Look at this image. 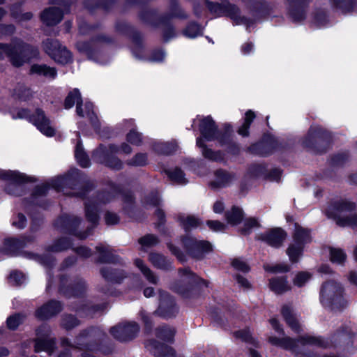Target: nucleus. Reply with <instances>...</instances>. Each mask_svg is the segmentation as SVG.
<instances>
[{
    "label": "nucleus",
    "instance_id": "1",
    "mask_svg": "<svg viewBox=\"0 0 357 357\" xmlns=\"http://www.w3.org/2000/svg\"><path fill=\"white\" fill-rule=\"evenodd\" d=\"M200 137L196 145L201 149L203 157L211 162H223L225 154L238 157L242 152L241 144L235 140L233 126L225 123L219 129L211 115L204 116L199 122Z\"/></svg>",
    "mask_w": 357,
    "mask_h": 357
},
{
    "label": "nucleus",
    "instance_id": "2",
    "mask_svg": "<svg viewBox=\"0 0 357 357\" xmlns=\"http://www.w3.org/2000/svg\"><path fill=\"white\" fill-rule=\"evenodd\" d=\"M180 241L185 252L172 241L166 245L171 254L181 264L188 261L187 256L195 261H202L213 252V245L207 240H200L191 235H181Z\"/></svg>",
    "mask_w": 357,
    "mask_h": 357
},
{
    "label": "nucleus",
    "instance_id": "3",
    "mask_svg": "<svg viewBox=\"0 0 357 357\" xmlns=\"http://www.w3.org/2000/svg\"><path fill=\"white\" fill-rule=\"evenodd\" d=\"M180 279L172 281L169 289L185 300L199 298L204 288L208 286V282L193 272L190 267L179 268Z\"/></svg>",
    "mask_w": 357,
    "mask_h": 357
},
{
    "label": "nucleus",
    "instance_id": "4",
    "mask_svg": "<svg viewBox=\"0 0 357 357\" xmlns=\"http://www.w3.org/2000/svg\"><path fill=\"white\" fill-rule=\"evenodd\" d=\"M0 50L3 52L15 68H20L40 57V51L37 46L17 37L12 38L9 43H0Z\"/></svg>",
    "mask_w": 357,
    "mask_h": 357
},
{
    "label": "nucleus",
    "instance_id": "5",
    "mask_svg": "<svg viewBox=\"0 0 357 357\" xmlns=\"http://www.w3.org/2000/svg\"><path fill=\"white\" fill-rule=\"evenodd\" d=\"M356 208V203L347 198L332 199L328 202L325 215L338 227L354 229L357 228Z\"/></svg>",
    "mask_w": 357,
    "mask_h": 357
},
{
    "label": "nucleus",
    "instance_id": "6",
    "mask_svg": "<svg viewBox=\"0 0 357 357\" xmlns=\"http://www.w3.org/2000/svg\"><path fill=\"white\" fill-rule=\"evenodd\" d=\"M333 144L332 132L321 126H310L301 140V146L314 155L326 153Z\"/></svg>",
    "mask_w": 357,
    "mask_h": 357
},
{
    "label": "nucleus",
    "instance_id": "7",
    "mask_svg": "<svg viewBox=\"0 0 357 357\" xmlns=\"http://www.w3.org/2000/svg\"><path fill=\"white\" fill-rule=\"evenodd\" d=\"M344 288L334 280L324 282L321 287L319 300L321 303L333 312H342L348 305L344 297Z\"/></svg>",
    "mask_w": 357,
    "mask_h": 357
},
{
    "label": "nucleus",
    "instance_id": "8",
    "mask_svg": "<svg viewBox=\"0 0 357 357\" xmlns=\"http://www.w3.org/2000/svg\"><path fill=\"white\" fill-rule=\"evenodd\" d=\"M206 6L211 14L219 17H229L235 25L245 24L247 28L253 25L254 20L245 15H241L240 8L229 0H223L220 3L206 0Z\"/></svg>",
    "mask_w": 357,
    "mask_h": 357
},
{
    "label": "nucleus",
    "instance_id": "9",
    "mask_svg": "<svg viewBox=\"0 0 357 357\" xmlns=\"http://www.w3.org/2000/svg\"><path fill=\"white\" fill-rule=\"evenodd\" d=\"M65 174L67 188L77 190V192L70 194L71 197L85 199L96 187L95 182L85 172L77 168H71Z\"/></svg>",
    "mask_w": 357,
    "mask_h": 357
},
{
    "label": "nucleus",
    "instance_id": "10",
    "mask_svg": "<svg viewBox=\"0 0 357 357\" xmlns=\"http://www.w3.org/2000/svg\"><path fill=\"white\" fill-rule=\"evenodd\" d=\"M28 108H20L17 114L10 112L13 119H26L34 125L36 128L47 137H53L56 133L55 129L50 126V119L45 115L41 108H36L33 114L30 113Z\"/></svg>",
    "mask_w": 357,
    "mask_h": 357
},
{
    "label": "nucleus",
    "instance_id": "11",
    "mask_svg": "<svg viewBox=\"0 0 357 357\" xmlns=\"http://www.w3.org/2000/svg\"><path fill=\"white\" fill-rule=\"evenodd\" d=\"M0 179L10 181L5 185V192L11 195L19 196L16 185H21L29 183H36L38 180L35 176H28L24 173L16 170L0 169Z\"/></svg>",
    "mask_w": 357,
    "mask_h": 357
},
{
    "label": "nucleus",
    "instance_id": "12",
    "mask_svg": "<svg viewBox=\"0 0 357 357\" xmlns=\"http://www.w3.org/2000/svg\"><path fill=\"white\" fill-rule=\"evenodd\" d=\"M276 137L270 132H264L261 138L247 146L245 151L253 155L266 158L275 152Z\"/></svg>",
    "mask_w": 357,
    "mask_h": 357
},
{
    "label": "nucleus",
    "instance_id": "13",
    "mask_svg": "<svg viewBox=\"0 0 357 357\" xmlns=\"http://www.w3.org/2000/svg\"><path fill=\"white\" fill-rule=\"evenodd\" d=\"M179 312V307L176 303L175 298L169 292L159 290V304L158 308L154 311L153 314L168 320L175 318Z\"/></svg>",
    "mask_w": 357,
    "mask_h": 357
},
{
    "label": "nucleus",
    "instance_id": "14",
    "mask_svg": "<svg viewBox=\"0 0 357 357\" xmlns=\"http://www.w3.org/2000/svg\"><path fill=\"white\" fill-rule=\"evenodd\" d=\"M81 222L82 219L79 217L63 213L57 218L54 225L61 233L72 235L80 239H85L87 234L78 230Z\"/></svg>",
    "mask_w": 357,
    "mask_h": 357
},
{
    "label": "nucleus",
    "instance_id": "15",
    "mask_svg": "<svg viewBox=\"0 0 357 357\" xmlns=\"http://www.w3.org/2000/svg\"><path fill=\"white\" fill-rule=\"evenodd\" d=\"M45 52L58 64L65 66L73 61L72 52L58 40L47 39Z\"/></svg>",
    "mask_w": 357,
    "mask_h": 357
},
{
    "label": "nucleus",
    "instance_id": "16",
    "mask_svg": "<svg viewBox=\"0 0 357 357\" xmlns=\"http://www.w3.org/2000/svg\"><path fill=\"white\" fill-rule=\"evenodd\" d=\"M354 337L355 333L351 328L347 324H342L330 336V347L347 350L353 347Z\"/></svg>",
    "mask_w": 357,
    "mask_h": 357
},
{
    "label": "nucleus",
    "instance_id": "17",
    "mask_svg": "<svg viewBox=\"0 0 357 357\" xmlns=\"http://www.w3.org/2000/svg\"><path fill=\"white\" fill-rule=\"evenodd\" d=\"M92 159L94 162L114 170L119 171L123 169V162L115 155L107 153V146L100 144L92 152Z\"/></svg>",
    "mask_w": 357,
    "mask_h": 357
},
{
    "label": "nucleus",
    "instance_id": "18",
    "mask_svg": "<svg viewBox=\"0 0 357 357\" xmlns=\"http://www.w3.org/2000/svg\"><path fill=\"white\" fill-rule=\"evenodd\" d=\"M66 279V275H61L60 283L58 287V291L60 294L66 298L73 297L82 298L84 296L86 291V284L83 278H78L69 284L63 283V280Z\"/></svg>",
    "mask_w": 357,
    "mask_h": 357
},
{
    "label": "nucleus",
    "instance_id": "19",
    "mask_svg": "<svg viewBox=\"0 0 357 357\" xmlns=\"http://www.w3.org/2000/svg\"><path fill=\"white\" fill-rule=\"evenodd\" d=\"M139 332V326L135 321L119 324L109 329V333L112 337L121 342H126L134 340Z\"/></svg>",
    "mask_w": 357,
    "mask_h": 357
},
{
    "label": "nucleus",
    "instance_id": "20",
    "mask_svg": "<svg viewBox=\"0 0 357 357\" xmlns=\"http://www.w3.org/2000/svg\"><path fill=\"white\" fill-rule=\"evenodd\" d=\"M96 42L112 44L114 42V40L109 36L100 33L92 37L90 40L77 42L76 47L79 52L86 54L88 59L95 61L98 58V52L92 43Z\"/></svg>",
    "mask_w": 357,
    "mask_h": 357
},
{
    "label": "nucleus",
    "instance_id": "21",
    "mask_svg": "<svg viewBox=\"0 0 357 357\" xmlns=\"http://www.w3.org/2000/svg\"><path fill=\"white\" fill-rule=\"evenodd\" d=\"M287 237V231L282 227H273L255 236V240L261 241L268 246L278 249L281 248Z\"/></svg>",
    "mask_w": 357,
    "mask_h": 357
},
{
    "label": "nucleus",
    "instance_id": "22",
    "mask_svg": "<svg viewBox=\"0 0 357 357\" xmlns=\"http://www.w3.org/2000/svg\"><path fill=\"white\" fill-rule=\"evenodd\" d=\"M247 8L253 17V25L258 21L268 18L273 12V6L266 0H247Z\"/></svg>",
    "mask_w": 357,
    "mask_h": 357
},
{
    "label": "nucleus",
    "instance_id": "23",
    "mask_svg": "<svg viewBox=\"0 0 357 357\" xmlns=\"http://www.w3.org/2000/svg\"><path fill=\"white\" fill-rule=\"evenodd\" d=\"M50 189L49 183H44L40 185H36L29 197H25L23 199L24 205L27 206H38L45 210L47 209L50 203L48 199L38 200V197L46 196Z\"/></svg>",
    "mask_w": 357,
    "mask_h": 357
},
{
    "label": "nucleus",
    "instance_id": "24",
    "mask_svg": "<svg viewBox=\"0 0 357 357\" xmlns=\"http://www.w3.org/2000/svg\"><path fill=\"white\" fill-rule=\"evenodd\" d=\"M311 0H287V15L294 23L306 19L307 8Z\"/></svg>",
    "mask_w": 357,
    "mask_h": 357
},
{
    "label": "nucleus",
    "instance_id": "25",
    "mask_svg": "<svg viewBox=\"0 0 357 357\" xmlns=\"http://www.w3.org/2000/svg\"><path fill=\"white\" fill-rule=\"evenodd\" d=\"M63 310V304L56 299H50L36 310V317L40 320H48Z\"/></svg>",
    "mask_w": 357,
    "mask_h": 357
},
{
    "label": "nucleus",
    "instance_id": "26",
    "mask_svg": "<svg viewBox=\"0 0 357 357\" xmlns=\"http://www.w3.org/2000/svg\"><path fill=\"white\" fill-rule=\"evenodd\" d=\"M223 308L225 311V312H222L221 309L218 307H211L209 309V315L217 326L224 330H227L230 328V323L226 314L229 317H234V310L228 305H224Z\"/></svg>",
    "mask_w": 357,
    "mask_h": 357
},
{
    "label": "nucleus",
    "instance_id": "27",
    "mask_svg": "<svg viewBox=\"0 0 357 357\" xmlns=\"http://www.w3.org/2000/svg\"><path fill=\"white\" fill-rule=\"evenodd\" d=\"M145 347L154 357H176V351L174 348L155 339L147 340Z\"/></svg>",
    "mask_w": 357,
    "mask_h": 357
},
{
    "label": "nucleus",
    "instance_id": "28",
    "mask_svg": "<svg viewBox=\"0 0 357 357\" xmlns=\"http://www.w3.org/2000/svg\"><path fill=\"white\" fill-rule=\"evenodd\" d=\"M64 16V12L56 6L45 8L40 15L41 22L47 26H54L59 24Z\"/></svg>",
    "mask_w": 357,
    "mask_h": 357
},
{
    "label": "nucleus",
    "instance_id": "29",
    "mask_svg": "<svg viewBox=\"0 0 357 357\" xmlns=\"http://www.w3.org/2000/svg\"><path fill=\"white\" fill-rule=\"evenodd\" d=\"M76 104V114L79 117L84 118L83 100L79 90L77 88L70 91L63 101V107L70 109Z\"/></svg>",
    "mask_w": 357,
    "mask_h": 357
},
{
    "label": "nucleus",
    "instance_id": "30",
    "mask_svg": "<svg viewBox=\"0 0 357 357\" xmlns=\"http://www.w3.org/2000/svg\"><path fill=\"white\" fill-rule=\"evenodd\" d=\"M31 241V238L29 236L6 238L3 241L4 252L11 256H17L26 246L27 243Z\"/></svg>",
    "mask_w": 357,
    "mask_h": 357
},
{
    "label": "nucleus",
    "instance_id": "31",
    "mask_svg": "<svg viewBox=\"0 0 357 357\" xmlns=\"http://www.w3.org/2000/svg\"><path fill=\"white\" fill-rule=\"evenodd\" d=\"M294 229L291 236L293 243L305 248V245L312 242V229L302 227L298 222H294Z\"/></svg>",
    "mask_w": 357,
    "mask_h": 357
},
{
    "label": "nucleus",
    "instance_id": "32",
    "mask_svg": "<svg viewBox=\"0 0 357 357\" xmlns=\"http://www.w3.org/2000/svg\"><path fill=\"white\" fill-rule=\"evenodd\" d=\"M114 29L116 33L129 38L133 43L140 44L142 33L131 24L124 21H117Z\"/></svg>",
    "mask_w": 357,
    "mask_h": 357
},
{
    "label": "nucleus",
    "instance_id": "33",
    "mask_svg": "<svg viewBox=\"0 0 357 357\" xmlns=\"http://www.w3.org/2000/svg\"><path fill=\"white\" fill-rule=\"evenodd\" d=\"M215 180L209 183L212 189L224 188L230 185L235 178V174L227 172L224 169H218L214 172Z\"/></svg>",
    "mask_w": 357,
    "mask_h": 357
},
{
    "label": "nucleus",
    "instance_id": "34",
    "mask_svg": "<svg viewBox=\"0 0 357 357\" xmlns=\"http://www.w3.org/2000/svg\"><path fill=\"white\" fill-rule=\"evenodd\" d=\"M100 274L107 282L112 284H121L126 278V272L119 268L104 266L100 269Z\"/></svg>",
    "mask_w": 357,
    "mask_h": 357
},
{
    "label": "nucleus",
    "instance_id": "35",
    "mask_svg": "<svg viewBox=\"0 0 357 357\" xmlns=\"http://www.w3.org/2000/svg\"><path fill=\"white\" fill-rule=\"evenodd\" d=\"M86 199L87 201L84 203L85 218L87 222L96 227L100 220V206L96 202L90 199L88 197Z\"/></svg>",
    "mask_w": 357,
    "mask_h": 357
},
{
    "label": "nucleus",
    "instance_id": "36",
    "mask_svg": "<svg viewBox=\"0 0 357 357\" xmlns=\"http://www.w3.org/2000/svg\"><path fill=\"white\" fill-rule=\"evenodd\" d=\"M96 250L99 254L96 259V264H122V258L119 255L114 254L112 250H109L102 245L96 246Z\"/></svg>",
    "mask_w": 357,
    "mask_h": 357
},
{
    "label": "nucleus",
    "instance_id": "37",
    "mask_svg": "<svg viewBox=\"0 0 357 357\" xmlns=\"http://www.w3.org/2000/svg\"><path fill=\"white\" fill-rule=\"evenodd\" d=\"M116 3V0H84L82 5L90 14H93L98 9L109 12Z\"/></svg>",
    "mask_w": 357,
    "mask_h": 357
},
{
    "label": "nucleus",
    "instance_id": "38",
    "mask_svg": "<svg viewBox=\"0 0 357 357\" xmlns=\"http://www.w3.org/2000/svg\"><path fill=\"white\" fill-rule=\"evenodd\" d=\"M268 287L271 291L277 295H282L291 289L287 275L270 278L268 280Z\"/></svg>",
    "mask_w": 357,
    "mask_h": 357
},
{
    "label": "nucleus",
    "instance_id": "39",
    "mask_svg": "<svg viewBox=\"0 0 357 357\" xmlns=\"http://www.w3.org/2000/svg\"><path fill=\"white\" fill-rule=\"evenodd\" d=\"M179 226L183 229L184 235H190L193 229H196L203 225L202 220L193 215L187 216L179 215L177 218Z\"/></svg>",
    "mask_w": 357,
    "mask_h": 357
},
{
    "label": "nucleus",
    "instance_id": "40",
    "mask_svg": "<svg viewBox=\"0 0 357 357\" xmlns=\"http://www.w3.org/2000/svg\"><path fill=\"white\" fill-rule=\"evenodd\" d=\"M148 257L151 264L158 269L165 271L173 269L172 262L163 254L151 252Z\"/></svg>",
    "mask_w": 357,
    "mask_h": 357
},
{
    "label": "nucleus",
    "instance_id": "41",
    "mask_svg": "<svg viewBox=\"0 0 357 357\" xmlns=\"http://www.w3.org/2000/svg\"><path fill=\"white\" fill-rule=\"evenodd\" d=\"M29 75H36L38 76H43L46 78L54 79L57 77V70L55 67H51L47 64L34 63L31 66Z\"/></svg>",
    "mask_w": 357,
    "mask_h": 357
},
{
    "label": "nucleus",
    "instance_id": "42",
    "mask_svg": "<svg viewBox=\"0 0 357 357\" xmlns=\"http://www.w3.org/2000/svg\"><path fill=\"white\" fill-rule=\"evenodd\" d=\"M160 17H167L169 20L173 18L184 20L189 18V15L181 6L178 0H169V12Z\"/></svg>",
    "mask_w": 357,
    "mask_h": 357
},
{
    "label": "nucleus",
    "instance_id": "43",
    "mask_svg": "<svg viewBox=\"0 0 357 357\" xmlns=\"http://www.w3.org/2000/svg\"><path fill=\"white\" fill-rule=\"evenodd\" d=\"M108 185L114 194L122 197V201L124 204L131 206L135 204V197L131 190H125L121 184L116 183L113 181H109Z\"/></svg>",
    "mask_w": 357,
    "mask_h": 357
},
{
    "label": "nucleus",
    "instance_id": "44",
    "mask_svg": "<svg viewBox=\"0 0 357 357\" xmlns=\"http://www.w3.org/2000/svg\"><path fill=\"white\" fill-rule=\"evenodd\" d=\"M139 19L144 24L158 28L160 26V16L156 8H144L138 13Z\"/></svg>",
    "mask_w": 357,
    "mask_h": 357
},
{
    "label": "nucleus",
    "instance_id": "45",
    "mask_svg": "<svg viewBox=\"0 0 357 357\" xmlns=\"http://www.w3.org/2000/svg\"><path fill=\"white\" fill-rule=\"evenodd\" d=\"M105 304L81 303L76 306L75 311L82 317H93L97 312L103 311Z\"/></svg>",
    "mask_w": 357,
    "mask_h": 357
},
{
    "label": "nucleus",
    "instance_id": "46",
    "mask_svg": "<svg viewBox=\"0 0 357 357\" xmlns=\"http://www.w3.org/2000/svg\"><path fill=\"white\" fill-rule=\"evenodd\" d=\"M298 342L302 345L315 346L318 348L328 349L330 348V342L328 339L322 336L304 335L299 337Z\"/></svg>",
    "mask_w": 357,
    "mask_h": 357
},
{
    "label": "nucleus",
    "instance_id": "47",
    "mask_svg": "<svg viewBox=\"0 0 357 357\" xmlns=\"http://www.w3.org/2000/svg\"><path fill=\"white\" fill-rule=\"evenodd\" d=\"M281 314L284 318L286 324L291 329L296 333L300 332L301 326L296 319L295 314L293 313L292 309L290 305L284 304L281 308Z\"/></svg>",
    "mask_w": 357,
    "mask_h": 357
},
{
    "label": "nucleus",
    "instance_id": "48",
    "mask_svg": "<svg viewBox=\"0 0 357 357\" xmlns=\"http://www.w3.org/2000/svg\"><path fill=\"white\" fill-rule=\"evenodd\" d=\"M178 149L176 142H153L151 144L152 151L160 155H171L174 154Z\"/></svg>",
    "mask_w": 357,
    "mask_h": 357
},
{
    "label": "nucleus",
    "instance_id": "49",
    "mask_svg": "<svg viewBox=\"0 0 357 357\" xmlns=\"http://www.w3.org/2000/svg\"><path fill=\"white\" fill-rule=\"evenodd\" d=\"M245 213L243 210L237 206H232L231 209L226 211L225 218L227 222L231 227L237 226L243 222Z\"/></svg>",
    "mask_w": 357,
    "mask_h": 357
},
{
    "label": "nucleus",
    "instance_id": "50",
    "mask_svg": "<svg viewBox=\"0 0 357 357\" xmlns=\"http://www.w3.org/2000/svg\"><path fill=\"white\" fill-rule=\"evenodd\" d=\"M176 333V331L174 328L170 327L166 324L155 329V335L157 338L170 344L174 343Z\"/></svg>",
    "mask_w": 357,
    "mask_h": 357
},
{
    "label": "nucleus",
    "instance_id": "51",
    "mask_svg": "<svg viewBox=\"0 0 357 357\" xmlns=\"http://www.w3.org/2000/svg\"><path fill=\"white\" fill-rule=\"evenodd\" d=\"M73 241L66 236H61L54 241V243L48 245L45 250L52 252H61L70 248H73Z\"/></svg>",
    "mask_w": 357,
    "mask_h": 357
},
{
    "label": "nucleus",
    "instance_id": "52",
    "mask_svg": "<svg viewBox=\"0 0 357 357\" xmlns=\"http://www.w3.org/2000/svg\"><path fill=\"white\" fill-rule=\"evenodd\" d=\"M256 118V114L252 109L245 112L243 118V123L236 130L237 133L243 137H248L250 135V129L252 123Z\"/></svg>",
    "mask_w": 357,
    "mask_h": 357
},
{
    "label": "nucleus",
    "instance_id": "53",
    "mask_svg": "<svg viewBox=\"0 0 357 357\" xmlns=\"http://www.w3.org/2000/svg\"><path fill=\"white\" fill-rule=\"evenodd\" d=\"M350 153L349 151H344L331 154L328 159V164L331 167H343L349 161Z\"/></svg>",
    "mask_w": 357,
    "mask_h": 357
},
{
    "label": "nucleus",
    "instance_id": "54",
    "mask_svg": "<svg viewBox=\"0 0 357 357\" xmlns=\"http://www.w3.org/2000/svg\"><path fill=\"white\" fill-rule=\"evenodd\" d=\"M75 158L77 164L82 168H88L91 166L89 156L85 151L81 140H79L75 145Z\"/></svg>",
    "mask_w": 357,
    "mask_h": 357
},
{
    "label": "nucleus",
    "instance_id": "55",
    "mask_svg": "<svg viewBox=\"0 0 357 357\" xmlns=\"http://www.w3.org/2000/svg\"><path fill=\"white\" fill-rule=\"evenodd\" d=\"M56 347L54 339L46 337H38L34 340L33 349L36 353L52 351Z\"/></svg>",
    "mask_w": 357,
    "mask_h": 357
},
{
    "label": "nucleus",
    "instance_id": "56",
    "mask_svg": "<svg viewBox=\"0 0 357 357\" xmlns=\"http://www.w3.org/2000/svg\"><path fill=\"white\" fill-rule=\"evenodd\" d=\"M204 27L196 21H190L183 29V35L189 38H195L204 35Z\"/></svg>",
    "mask_w": 357,
    "mask_h": 357
},
{
    "label": "nucleus",
    "instance_id": "57",
    "mask_svg": "<svg viewBox=\"0 0 357 357\" xmlns=\"http://www.w3.org/2000/svg\"><path fill=\"white\" fill-rule=\"evenodd\" d=\"M160 26H162V36L163 42L167 43L176 36L175 27L167 17H160Z\"/></svg>",
    "mask_w": 357,
    "mask_h": 357
},
{
    "label": "nucleus",
    "instance_id": "58",
    "mask_svg": "<svg viewBox=\"0 0 357 357\" xmlns=\"http://www.w3.org/2000/svg\"><path fill=\"white\" fill-rule=\"evenodd\" d=\"M332 7L340 10L342 14L347 15L355 10L356 0H330Z\"/></svg>",
    "mask_w": 357,
    "mask_h": 357
},
{
    "label": "nucleus",
    "instance_id": "59",
    "mask_svg": "<svg viewBox=\"0 0 357 357\" xmlns=\"http://www.w3.org/2000/svg\"><path fill=\"white\" fill-rule=\"evenodd\" d=\"M268 342L272 345L281 347L285 350L292 349L296 347V340L290 337H278L271 336L268 337Z\"/></svg>",
    "mask_w": 357,
    "mask_h": 357
},
{
    "label": "nucleus",
    "instance_id": "60",
    "mask_svg": "<svg viewBox=\"0 0 357 357\" xmlns=\"http://www.w3.org/2000/svg\"><path fill=\"white\" fill-rule=\"evenodd\" d=\"M305 248L295 243H290L286 250V254L292 264H297L303 257Z\"/></svg>",
    "mask_w": 357,
    "mask_h": 357
},
{
    "label": "nucleus",
    "instance_id": "61",
    "mask_svg": "<svg viewBox=\"0 0 357 357\" xmlns=\"http://www.w3.org/2000/svg\"><path fill=\"white\" fill-rule=\"evenodd\" d=\"M83 106L84 107V116L86 115L87 116L91 126L96 130L99 129L100 127V123L98 119L96 113L94 111V105L93 102L87 101L83 104Z\"/></svg>",
    "mask_w": 357,
    "mask_h": 357
},
{
    "label": "nucleus",
    "instance_id": "62",
    "mask_svg": "<svg viewBox=\"0 0 357 357\" xmlns=\"http://www.w3.org/2000/svg\"><path fill=\"white\" fill-rule=\"evenodd\" d=\"M169 180L177 184H186L188 181L185 178V172L178 167H176L174 169H167L165 171Z\"/></svg>",
    "mask_w": 357,
    "mask_h": 357
},
{
    "label": "nucleus",
    "instance_id": "63",
    "mask_svg": "<svg viewBox=\"0 0 357 357\" xmlns=\"http://www.w3.org/2000/svg\"><path fill=\"white\" fill-rule=\"evenodd\" d=\"M243 222V226L238 229V232L244 236L250 235L254 228H258L261 226L258 220L254 217L244 218Z\"/></svg>",
    "mask_w": 357,
    "mask_h": 357
},
{
    "label": "nucleus",
    "instance_id": "64",
    "mask_svg": "<svg viewBox=\"0 0 357 357\" xmlns=\"http://www.w3.org/2000/svg\"><path fill=\"white\" fill-rule=\"evenodd\" d=\"M141 202L144 207L151 206L158 208L161 204V198L159 192L156 189L152 190L150 192L143 197Z\"/></svg>",
    "mask_w": 357,
    "mask_h": 357
}]
</instances>
